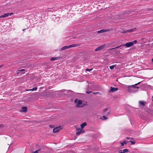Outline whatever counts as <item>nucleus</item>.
<instances>
[{
  "instance_id": "nucleus-13",
  "label": "nucleus",
  "mask_w": 153,
  "mask_h": 153,
  "mask_svg": "<svg viewBox=\"0 0 153 153\" xmlns=\"http://www.w3.org/2000/svg\"><path fill=\"white\" fill-rule=\"evenodd\" d=\"M82 132V131L80 128L77 129V131L76 132V134L78 135L80 134Z\"/></svg>"
},
{
  "instance_id": "nucleus-2",
  "label": "nucleus",
  "mask_w": 153,
  "mask_h": 153,
  "mask_svg": "<svg viewBox=\"0 0 153 153\" xmlns=\"http://www.w3.org/2000/svg\"><path fill=\"white\" fill-rule=\"evenodd\" d=\"M127 88H128V91L129 92H130V93H134V92L137 91V90H133V89L131 87H129L128 85V86L127 87Z\"/></svg>"
},
{
  "instance_id": "nucleus-19",
  "label": "nucleus",
  "mask_w": 153,
  "mask_h": 153,
  "mask_svg": "<svg viewBox=\"0 0 153 153\" xmlns=\"http://www.w3.org/2000/svg\"><path fill=\"white\" fill-rule=\"evenodd\" d=\"M101 119L102 120H105L107 119V117H105V116H103L102 117H101Z\"/></svg>"
},
{
  "instance_id": "nucleus-31",
  "label": "nucleus",
  "mask_w": 153,
  "mask_h": 153,
  "mask_svg": "<svg viewBox=\"0 0 153 153\" xmlns=\"http://www.w3.org/2000/svg\"><path fill=\"white\" fill-rule=\"evenodd\" d=\"M4 126V125L2 124H0V128H2Z\"/></svg>"
},
{
  "instance_id": "nucleus-35",
  "label": "nucleus",
  "mask_w": 153,
  "mask_h": 153,
  "mask_svg": "<svg viewBox=\"0 0 153 153\" xmlns=\"http://www.w3.org/2000/svg\"><path fill=\"white\" fill-rule=\"evenodd\" d=\"M109 114V113H107V114H105L104 113V114H106V115H107L108 114Z\"/></svg>"
},
{
  "instance_id": "nucleus-29",
  "label": "nucleus",
  "mask_w": 153,
  "mask_h": 153,
  "mask_svg": "<svg viewBox=\"0 0 153 153\" xmlns=\"http://www.w3.org/2000/svg\"><path fill=\"white\" fill-rule=\"evenodd\" d=\"M146 10H152V9H151V8H147L146 9Z\"/></svg>"
},
{
  "instance_id": "nucleus-37",
  "label": "nucleus",
  "mask_w": 153,
  "mask_h": 153,
  "mask_svg": "<svg viewBox=\"0 0 153 153\" xmlns=\"http://www.w3.org/2000/svg\"><path fill=\"white\" fill-rule=\"evenodd\" d=\"M152 63H153V59H152Z\"/></svg>"
},
{
  "instance_id": "nucleus-41",
  "label": "nucleus",
  "mask_w": 153,
  "mask_h": 153,
  "mask_svg": "<svg viewBox=\"0 0 153 153\" xmlns=\"http://www.w3.org/2000/svg\"><path fill=\"white\" fill-rule=\"evenodd\" d=\"M19 72H17V74H19Z\"/></svg>"
},
{
  "instance_id": "nucleus-22",
  "label": "nucleus",
  "mask_w": 153,
  "mask_h": 153,
  "mask_svg": "<svg viewBox=\"0 0 153 153\" xmlns=\"http://www.w3.org/2000/svg\"><path fill=\"white\" fill-rule=\"evenodd\" d=\"M116 65H113L109 66V68L111 70L113 69L114 67L116 66Z\"/></svg>"
},
{
  "instance_id": "nucleus-14",
  "label": "nucleus",
  "mask_w": 153,
  "mask_h": 153,
  "mask_svg": "<svg viewBox=\"0 0 153 153\" xmlns=\"http://www.w3.org/2000/svg\"><path fill=\"white\" fill-rule=\"evenodd\" d=\"M69 48L68 46H64L62 48H61V51H62L63 50H65L66 49H68Z\"/></svg>"
},
{
  "instance_id": "nucleus-12",
  "label": "nucleus",
  "mask_w": 153,
  "mask_h": 153,
  "mask_svg": "<svg viewBox=\"0 0 153 153\" xmlns=\"http://www.w3.org/2000/svg\"><path fill=\"white\" fill-rule=\"evenodd\" d=\"M59 59V57H53L51 58L50 60L51 61H54L56 60Z\"/></svg>"
},
{
  "instance_id": "nucleus-8",
  "label": "nucleus",
  "mask_w": 153,
  "mask_h": 153,
  "mask_svg": "<svg viewBox=\"0 0 153 153\" xmlns=\"http://www.w3.org/2000/svg\"><path fill=\"white\" fill-rule=\"evenodd\" d=\"M128 152V149H125L123 150H120L119 151V153H125Z\"/></svg>"
},
{
  "instance_id": "nucleus-23",
  "label": "nucleus",
  "mask_w": 153,
  "mask_h": 153,
  "mask_svg": "<svg viewBox=\"0 0 153 153\" xmlns=\"http://www.w3.org/2000/svg\"><path fill=\"white\" fill-rule=\"evenodd\" d=\"M127 32V30H123L122 31H121V33H125Z\"/></svg>"
},
{
  "instance_id": "nucleus-28",
  "label": "nucleus",
  "mask_w": 153,
  "mask_h": 153,
  "mask_svg": "<svg viewBox=\"0 0 153 153\" xmlns=\"http://www.w3.org/2000/svg\"><path fill=\"white\" fill-rule=\"evenodd\" d=\"M92 70V69H86V71H91Z\"/></svg>"
},
{
  "instance_id": "nucleus-4",
  "label": "nucleus",
  "mask_w": 153,
  "mask_h": 153,
  "mask_svg": "<svg viewBox=\"0 0 153 153\" xmlns=\"http://www.w3.org/2000/svg\"><path fill=\"white\" fill-rule=\"evenodd\" d=\"M141 82H139L137 83H136L134 85H128L129 87H131V88H139V87H136V85L140 84V83Z\"/></svg>"
},
{
  "instance_id": "nucleus-34",
  "label": "nucleus",
  "mask_w": 153,
  "mask_h": 153,
  "mask_svg": "<svg viewBox=\"0 0 153 153\" xmlns=\"http://www.w3.org/2000/svg\"><path fill=\"white\" fill-rule=\"evenodd\" d=\"M126 138L127 139H132V138H131V137H126Z\"/></svg>"
},
{
  "instance_id": "nucleus-7",
  "label": "nucleus",
  "mask_w": 153,
  "mask_h": 153,
  "mask_svg": "<svg viewBox=\"0 0 153 153\" xmlns=\"http://www.w3.org/2000/svg\"><path fill=\"white\" fill-rule=\"evenodd\" d=\"M108 31H109V30H106L102 29L100 30L97 31V33H103L106 32Z\"/></svg>"
},
{
  "instance_id": "nucleus-16",
  "label": "nucleus",
  "mask_w": 153,
  "mask_h": 153,
  "mask_svg": "<svg viewBox=\"0 0 153 153\" xmlns=\"http://www.w3.org/2000/svg\"><path fill=\"white\" fill-rule=\"evenodd\" d=\"M136 30V28H134L133 29H131L130 30H127V32H133L134 31H135Z\"/></svg>"
},
{
  "instance_id": "nucleus-18",
  "label": "nucleus",
  "mask_w": 153,
  "mask_h": 153,
  "mask_svg": "<svg viewBox=\"0 0 153 153\" xmlns=\"http://www.w3.org/2000/svg\"><path fill=\"white\" fill-rule=\"evenodd\" d=\"M86 125H87L86 123V122H84V123H82L81 125V127L82 128H83Z\"/></svg>"
},
{
  "instance_id": "nucleus-32",
  "label": "nucleus",
  "mask_w": 153,
  "mask_h": 153,
  "mask_svg": "<svg viewBox=\"0 0 153 153\" xmlns=\"http://www.w3.org/2000/svg\"><path fill=\"white\" fill-rule=\"evenodd\" d=\"M25 71V70L24 69H22L20 70H18V71Z\"/></svg>"
},
{
  "instance_id": "nucleus-38",
  "label": "nucleus",
  "mask_w": 153,
  "mask_h": 153,
  "mask_svg": "<svg viewBox=\"0 0 153 153\" xmlns=\"http://www.w3.org/2000/svg\"><path fill=\"white\" fill-rule=\"evenodd\" d=\"M2 65H1L0 66V68H1V67H2Z\"/></svg>"
},
{
  "instance_id": "nucleus-17",
  "label": "nucleus",
  "mask_w": 153,
  "mask_h": 153,
  "mask_svg": "<svg viewBox=\"0 0 153 153\" xmlns=\"http://www.w3.org/2000/svg\"><path fill=\"white\" fill-rule=\"evenodd\" d=\"M128 142H129L128 141H124L123 142H121L120 144H121V146H123L124 145V144H126Z\"/></svg>"
},
{
  "instance_id": "nucleus-40",
  "label": "nucleus",
  "mask_w": 153,
  "mask_h": 153,
  "mask_svg": "<svg viewBox=\"0 0 153 153\" xmlns=\"http://www.w3.org/2000/svg\"><path fill=\"white\" fill-rule=\"evenodd\" d=\"M25 30V29H23V30L24 31V30Z\"/></svg>"
},
{
  "instance_id": "nucleus-25",
  "label": "nucleus",
  "mask_w": 153,
  "mask_h": 153,
  "mask_svg": "<svg viewBox=\"0 0 153 153\" xmlns=\"http://www.w3.org/2000/svg\"><path fill=\"white\" fill-rule=\"evenodd\" d=\"M108 110V108H105L103 111V112L105 113L107 110Z\"/></svg>"
},
{
  "instance_id": "nucleus-33",
  "label": "nucleus",
  "mask_w": 153,
  "mask_h": 153,
  "mask_svg": "<svg viewBox=\"0 0 153 153\" xmlns=\"http://www.w3.org/2000/svg\"><path fill=\"white\" fill-rule=\"evenodd\" d=\"M13 13H9V16H11L12 15H13Z\"/></svg>"
},
{
  "instance_id": "nucleus-3",
  "label": "nucleus",
  "mask_w": 153,
  "mask_h": 153,
  "mask_svg": "<svg viewBox=\"0 0 153 153\" xmlns=\"http://www.w3.org/2000/svg\"><path fill=\"white\" fill-rule=\"evenodd\" d=\"M62 129L61 126H59L58 127H56L54 128L53 130V132L54 133H56L59 130Z\"/></svg>"
},
{
  "instance_id": "nucleus-9",
  "label": "nucleus",
  "mask_w": 153,
  "mask_h": 153,
  "mask_svg": "<svg viewBox=\"0 0 153 153\" xmlns=\"http://www.w3.org/2000/svg\"><path fill=\"white\" fill-rule=\"evenodd\" d=\"M27 110V108L26 107H22L21 111L22 112H26Z\"/></svg>"
},
{
  "instance_id": "nucleus-24",
  "label": "nucleus",
  "mask_w": 153,
  "mask_h": 153,
  "mask_svg": "<svg viewBox=\"0 0 153 153\" xmlns=\"http://www.w3.org/2000/svg\"><path fill=\"white\" fill-rule=\"evenodd\" d=\"M92 92V91H86L85 92V93L87 94H89L91 93Z\"/></svg>"
},
{
  "instance_id": "nucleus-1",
  "label": "nucleus",
  "mask_w": 153,
  "mask_h": 153,
  "mask_svg": "<svg viewBox=\"0 0 153 153\" xmlns=\"http://www.w3.org/2000/svg\"><path fill=\"white\" fill-rule=\"evenodd\" d=\"M137 41L134 40L133 42H129L126 43V44L123 45H122L120 46H119L114 48H113L111 49V50H113L115 48H118L120 47L126 46L127 47H129L132 46L134 44H136L137 43Z\"/></svg>"
},
{
  "instance_id": "nucleus-6",
  "label": "nucleus",
  "mask_w": 153,
  "mask_h": 153,
  "mask_svg": "<svg viewBox=\"0 0 153 153\" xmlns=\"http://www.w3.org/2000/svg\"><path fill=\"white\" fill-rule=\"evenodd\" d=\"M118 89L117 88H115L112 87H111L110 91L114 92L117 91Z\"/></svg>"
},
{
  "instance_id": "nucleus-20",
  "label": "nucleus",
  "mask_w": 153,
  "mask_h": 153,
  "mask_svg": "<svg viewBox=\"0 0 153 153\" xmlns=\"http://www.w3.org/2000/svg\"><path fill=\"white\" fill-rule=\"evenodd\" d=\"M82 101L80 100H78V102L77 104H76V105H78L77 106H79V105L82 104Z\"/></svg>"
},
{
  "instance_id": "nucleus-15",
  "label": "nucleus",
  "mask_w": 153,
  "mask_h": 153,
  "mask_svg": "<svg viewBox=\"0 0 153 153\" xmlns=\"http://www.w3.org/2000/svg\"><path fill=\"white\" fill-rule=\"evenodd\" d=\"M139 103L140 105H142L143 106H144L145 105L146 102L144 101H139Z\"/></svg>"
},
{
  "instance_id": "nucleus-26",
  "label": "nucleus",
  "mask_w": 153,
  "mask_h": 153,
  "mask_svg": "<svg viewBox=\"0 0 153 153\" xmlns=\"http://www.w3.org/2000/svg\"><path fill=\"white\" fill-rule=\"evenodd\" d=\"M40 150V149L35 151L33 153H38L39 151Z\"/></svg>"
},
{
  "instance_id": "nucleus-30",
  "label": "nucleus",
  "mask_w": 153,
  "mask_h": 153,
  "mask_svg": "<svg viewBox=\"0 0 153 153\" xmlns=\"http://www.w3.org/2000/svg\"><path fill=\"white\" fill-rule=\"evenodd\" d=\"M93 94H99V93L98 92H93Z\"/></svg>"
},
{
  "instance_id": "nucleus-39",
  "label": "nucleus",
  "mask_w": 153,
  "mask_h": 153,
  "mask_svg": "<svg viewBox=\"0 0 153 153\" xmlns=\"http://www.w3.org/2000/svg\"><path fill=\"white\" fill-rule=\"evenodd\" d=\"M122 48H120V49H122Z\"/></svg>"
},
{
  "instance_id": "nucleus-10",
  "label": "nucleus",
  "mask_w": 153,
  "mask_h": 153,
  "mask_svg": "<svg viewBox=\"0 0 153 153\" xmlns=\"http://www.w3.org/2000/svg\"><path fill=\"white\" fill-rule=\"evenodd\" d=\"M9 15V13H7L4 14L3 15L0 16V18H4L8 16Z\"/></svg>"
},
{
  "instance_id": "nucleus-36",
  "label": "nucleus",
  "mask_w": 153,
  "mask_h": 153,
  "mask_svg": "<svg viewBox=\"0 0 153 153\" xmlns=\"http://www.w3.org/2000/svg\"><path fill=\"white\" fill-rule=\"evenodd\" d=\"M77 100H77V99H76V100H75V102H76V101H77Z\"/></svg>"
},
{
  "instance_id": "nucleus-11",
  "label": "nucleus",
  "mask_w": 153,
  "mask_h": 153,
  "mask_svg": "<svg viewBox=\"0 0 153 153\" xmlns=\"http://www.w3.org/2000/svg\"><path fill=\"white\" fill-rule=\"evenodd\" d=\"M79 45H76V44H72L70 45H68V47L69 48H72V47H77Z\"/></svg>"
},
{
  "instance_id": "nucleus-21",
  "label": "nucleus",
  "mask_w": 153,
  "mask_h": 153,
  "mask_svg": "<svg viewBox=\"0 0 153 153\" xmlns=\"http://www.w3.org/2000/svg\"><path fill=\"white\" fill-rule=\"evenodd\" d=\"M37 89V87H35V88H33L32 89H30V90H29V89L27 90H26V91H29V90H30V91H36V90Z\"/></svg>"
},
{
  "instance_id": "nucleus-5",
  "label": "nucleus",
  "mask_w": 153,
  "mask_h": 153,
  "mask_svg": "<svg viewBox=\"0 0 153 153\" xmlns=\"http://www.w3.org/2000/svg\"><path fill=\"white\" fill-rule=\"evenodd\" d=\"M104 45H102V46H100L99 47H98V48H96L95 49V51H99L100 50H101L102 49L104 48Z\"/></svg>"
},
{
  "instance_id": "nucleus-27",
  "label": "nucleus",
  "mask_w": 153,
  "mask_h": 153,
  "mask_svg": "<svg viewBox=\"0 0 153 153\" xmlns=\"http://www.w3.org/2000/svg\"><path fill=\"white\" fill-rule=\"evenodd\" d=\"M128 142L131 143L133 145L135 143V142H133L132 141H129Z\"/></svg>"
},
{
  "instance_id": "nucleus-42",
  "label": "nucleus",
  "mask_w": 153,
  "mask_h": 153,
  "mask_svg": "<svg viewBox=\"0 0 153 153\" xmlns=\"http://www.w3.org/2000/svg\"><path fill=\"white\" fill-rule=\"evenodd\" d=\"M152 101H153V100H152Z\"/></svg>"
}]
</instances>
